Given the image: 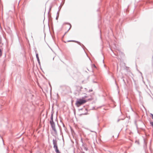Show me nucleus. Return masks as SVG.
<instances>
[{"mask_svg":"<svg viewBox=\"0 0 153 153\" xmlns=\"http://www.w3.org/2000/svg\"><path fill=\"white\" fill-rule=\"evenodd\" d=\"M61 9V8H60V9H59V10H60Z\"/></svg>","mask_w":153,"mask_h":153,"instance_id":"4be33fe9","label":"nucleus"},{"mask_svg":"<svg viewBox=\"0 0 153 153\" xmlns=\"http://www.w3.org/2000/svg\"><path fill=\"white\" fill-rule=\"evenodd\" d=\"M151 115H152V118L153 119V114H151Z\"/></svg>","mask_w":153,"mask_h":153,"instance_id":"2eb2a0df","label":"nucleus"},{"mask_svg":"<svg viewBox=\"0 0 153 153\" xmlns=\"http://www.w3.org/2000/svg\"><path fill=\"white\" fill-rule=\"evenodd\" d=\"M53 143L54 145L53 147L55 149L56 151V153H60L58 149V147L57 144V142L56 140H53Z\"/></svg>","mask_w":153,"mask_h":153,"instance_id":"f03ea898","label":"nucleus"},{"mask_svg":"<svg viewBox=\"0 0 153 153\" xmlns=\"http://www.w3.org/2000/svg\"><path fill=\"white\" fill-rule=\"evenodd\" d=\"M36 58L37 59L39 60V57L38 56V53H36Z\"/></svg>","mask_w":153,"mask_h":153,"instance_id":"0eeeda50","label":"nucleus"},{"mask_svg":"<svg viewBox=\"0 0 153 153\" xmlns=\"http://www.w3.org/2000/svg\"><path fill=\"white\" fill-rule=\"evenodd\" d=\"M61 9V8H60V9H59V10H60Z\"/></svg>","mask_w":153,"mask_h":153,"instance_id":"6ab92c4d","label":"nucleus"},{"mask_svg":"<svg viewBox=\"0 0 153 153\" xmlns=\"http://www.w3.org/2000/svg\"><path fill=\"white\" fill-rule=\"evenodd\" d=\"M61 9V8H60V9H59V10H60Z\"/></svg>","mask_w":153,"mask_h":153,"instance_id":"aec40b11","label":"nucleus"},{"mask_svg":"<svg viewBox=\"0 0 153 153\" xmlns=\"http://www.w3.org/2000/svg\"><path fill=\"white\" fill-rule=\"evenodd\" d=\"M59 10L57 13V16H59Z\"/></svg>","mask_w":153,"mask_h":153,"instance_id":"f8f14e48","label":"nucleus"},{"mask_svg":"<svg viewBox=\"0 0 153 153\" xmlns=\"http://www.w3.org/2000/svg\"><path fill=\"white\" fill-rule=\"evenodd\" d=\"M150 124L152 125V126L153 127V122H150Z\"/></svg>","mask_w":153,"mask_h":153,"instance_id":"1a4fd4ad","label":"nucleus"},{"mask_svg":"<svg viewBox=\"0 0 153 153\" xmlns=\"http://www.w3.org/2000/svg\"><path fill=\"white\" fill-rule=\"evenodd\" d=\"M76 88L78 91H80L81 89L82 88V87L79 86H76Z\"/></svg>","mask_w":153,"mask_h":153,"instance_id":"423d86ee","label":"nucleus"},{"mask_svg":"<svg viewBox=\"0 0 153 153\" xmlns=\"http://www.w3.org/2000/svg\"><path fill=\"white\" fill-rule=\"evenodd\" d=\"M86 101L83 99H78L76 101L75 105L77 107H79L81 105L85 103Z\"/></svg>","mask_w":153,"mask_h":153,"instance_id":"f257e3e1","label":"nucleus"},{"mask_svg":"<svg viewBox=\"0 0 153 153\" xmlns=\"http://www.w3.org/2000/svg\"><path fill=\"white\" fill-rule=\"evenodd\" d=\"M2 55V51L0 49V56Z\"/></svg>","mask_w":153,"mask_h":153,"instance_id":"9b49d317","label":"nucleus"},{"mask_svg":"<svg viewBox=\"0 0 153 153\" xmlns=\"http://www.w3.org/2000/svg\"><path fill=\"white\" fill-rule=\"evenodd\" d=\"M90 91H92V90H90Z\"/></svg>","mask_w":153,"mask_h":153,"instance_id":"dca6fc26","label":"nucleus"},{"mask_svg":"<svg viewBox=\"0 0 153 153\" xmlns=\"http://www.w3.org/2000/svg\"><path fill=\"white\" fill-rule=\"evenodd\" d=\"M67 24H69V25H70V27L69 29L68 30V31L71 29V25L70 24H69V23H68Z\"/></svg>","mask_w":153,"mask_h":153,"instance_id":"9d476101","label":"nucleus"},{"mask_svg":"<svg viewBox=\"0 0 153 153\" xmlns=\"http://www.w3.org/2000/svg\"><path fill=\"white\" fill-rule=\"evenodd\" d=\"M51 120L50 121V123L51 125V126H52L53 129L55 132H56V130L55 128V124L53 123V115H52L51 116Z\"/></svg>","mask_w":153,"mask_h":153,"instance_id":"7ed1b4c3","label":"nucleus"},{"mask_svg":"<svg viewBox=\"0 0 153 153\" xmlns=\"http://www.w3.org/2000/svg\"><path fill=\"white\" fill-rule=\"evenodd\" d=\"M58 17H59V16H56V20H57V19H58Z\"/></svg>","mask_w":153,"mask_h":153,"instance_id":"4468645a","label":"nucleus"},{"mask_svg":"<svg viewBox=\"0 0 153 153\" xmlns=\"http://www.w3.org/2000/svg\"><path fill=\"white\" fill-rule=\"evenodd\" d=\"M37 61L38 62V63H39V64H40V61H39V60H37Z\"/></svg>","mask_w":153,"mask_h":153,"instance_id":"ddd939ff","label":"nucleus"},{"mask_svg":"<svg viewBox=\"0 0 153 153\" xmlns=\"http://www.w3.org/2000/svg\"><path fill=\"white\" fill-rule=\"evenodd\" d=\"M54 57H53V60H54Z\"/></svg>","mask_w":153,"mask_h":153,"instance_id":"f3484780","label":"nucleus"},{"mask_svg":"<svg viewBox=\"0 0 153 153\" xmlns=\"http://www.w3.org/2000/svg\"><path fill=\"white\" fill-rule=\"evenodd\" d=\"M94 66L95 67H96L95 65H94Z\"/></svg>","mask_w":153,"mask_h":153,"instance_id":"a211bd4d","label":"nucleus"},{"mask_svg":"<svg viewBox=\"0 0 153 153\" xmlns=\"http://www.w3.org/2000/svg\"><path fill=\"white\" fill-rule=\"evenodd\" d=\"M76 42L77 43H78L79 45H80L81 46H82V45L83 46V47H85L84 46V45L83 44H81V43H80L79 42L77 41H74V40H69V41H68V42Z\"/></svg>","mask_w":153,"mask_h":153,"instance_id":"39448f33","label":"nucleus"},{"mask_svg":"<svg viewBox=\"0 0 153 153\" xmlns=\"http://www.w3.org/2000/svg\"><path fill=\"white\" fill-rule=\"evenodd\" d=\"M126 68L124 69L125 72H127V73L125 74L126 75V76H131L132 75V74L130 72V70L128 69L127 67H126Z\"/></svg>","mask_w":153,"mask_h":153,"instance_id":"20e7f679","label":"nucleus"},{"mask_svg":"<svg viewBox=\"0 0 153 153\" xmlns=\"http://www.w3.org/2000/svg\"><path fill=\"white\" fill-rule=\"evenodd\" d=\"M61 9V8H60V9H59V10H60Z\"/></svg>","mask_w":153,"mask_h":153,"instance_id":"412c9836","label":"nucleus"},{"mask_svg":"<svg viewBox=\"0 0 153 153\" xmlns=\"http://www.w3.org/2000/svg\"><path fill=\"white\" fill-rule=\"evenodd\" d=\"M150 124L152 125V126L153 127V122H150Z\"/></svg>","mask_w":153,"mask_h":153,"instance_id":"6e6552de","label":"nucleus"}]
</instances>
